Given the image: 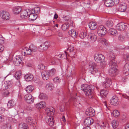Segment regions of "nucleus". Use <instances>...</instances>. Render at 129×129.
<instances>
[{"label":"nucleus","mask_w":129,"mask_h":129,"mask_svg":"<svg viewBox=\"0 0 129 129\" xmlns=\"http://www.w3.org/2000/svg\"><path fill=\"white\" fill-rule=\"evenodd\" d=\"M34 88L33 86L30 85L27 86L26 88V91L27 92L30 93L32 92L34 90Z\"/></svg>","instance_id":"40"},{"label":"nucleus","mask_w":129,"mask_h":129,"mask_svg":"<svg viewBox=\"0 0 129 129\" xmlns=\"http://www.w3.org/2000/svg\"><path fill=\"white\" fill-rule=\"evenodd\" d=\"M124 129H129V123L125 125Z\"/></svg>","instance_id":"62"},{"label":"nucleus","mask_w":129,"mask_h":129,"mask_svg":"<svg viewBox=\"0 0 129 129\" xmlns=\"http://www.w3.org/2000/svg\"><path fill=\"white\" fill-rule=\"evenodd\" d=\"M125 58L127 60L129 61V54L126 55Z\"/></svg>","instance_id":"64"},{"label":"nucleus","mask_w":129,"mask_h":129,"mask_svg":"<svg viewBox=\"0 0 129 129\" xmlns=\"http://www.w3.org/2000/svg\"><path fill=\"white\" fill-rule=\"evenodd\" d=\"M4 116L0 114V123L4 121Z\"/></svg>","instance_id":"55"},{"label":"nucleus","mask_w":129,"mask_h":129,"mask_svg":"<svg viewBox=\"0 0 129 129\" xmlns=\"http://www.w3.org/2000/svg\"><path fill=\"white\" fill-rule=\"evenodd\" d=\"M4 46L3 45H0V52H2L4 49Z\"/></svg>","instance_id":"56"},{"label":"nucleus","mask_w":129,"mask_h":129,"mask_svg":"<svg viewBox=\"0 0 129 129\" xmlns=\"http://www.w3.org/2000/svg\"><path fill=\"white\" fill-rule=\"evenodd\" d=\"M53 80L55 83H59L60 82L61 79L57 77L54 79Z\"/></svg>","instance_id":"47"},{"label":"nucleus","mask_w":129,"mask_h":129,"mask_svg":"<svg viewBox=\"0 0 129 129\" xmlns=\"http://www.w3.org/2000/svg\"><path fill=\"white\" fill-rule=\"evenodd\" d=\"M118 93L121 94L122 95V96H123L124 98L127 99L128 100H129V97L127 96L125 94H122L120 93Z\"/></svg>","instance_id":"54"},{"label":"nucleus","mask_w":129,"mask_h":129,"mask_svg":"<svg viewBox=\"0 0 129 129\" xmlns=\"http://www.w3.org/2000/svg\"><path fill=\"white\" fill-rule=\"evenodd\" d=\"M81 89L83 91L86 95L90 99H91L93 96V93L91 88L87 85L81 86Z\"/></svg>","instance_id":"3"},{"label":"nucleus","mask_w":129,"mask_h":129,"mask_svg":"<svg viewBox=\"0 0 129 129\" xmlns=\"http://www.w3.org/2000/svg\"><path fill=\"white\" fill-rule=\"evenodd\" d=\"M45 121L46 123L50 126H52L54 124V121L52 116H47L45 118Z\"/></svg>","instance_id":"11"},{"label":"nucleus","mask_w":129,"mask_h":129,"mask_svg":"<svg viewBox=\"0 0 129 129\" xmlns=\"http://www.w3.org/2000/svg\"><path fill=\"white\" fill-rule=\"evenodd\" d=\"M112 83L111 80L110 79L107 78L105 81L103 83V85L104 87H108L110 86Z\"/></svg>","instance_id":"23"},{"label":"nucleus","mask_w":129,"mask_h":129,"mask_svg":"<svg viewBox=\"0 0 129 129\" xmlns=\"http://www.w3.org/2000/svg\"><path fill=\"white\" fill-rule=\"evenodd\" d=\"M97 24L95 22H90L89 24V28L92 30L95 29L97 27Z\"/></svg>","instance_id":"26"},{"label":"nucleus","mask_w":129,"mask_h":129,"mask_svg":"<svg viewBox=\"0 0 129 129\" xmlns=\"http://www.w3.org/2000/svg\"><path fill=\"white\" fill-rule=\"evenodd\" d=\"M89 40L91 43H93L96 40V36L93 33H91L89 35Z\"/></svg>","instance_id":"25"},{"label":"nucleus","mask_w":129,"mask_h":129,"mask_svg":"<svg viewBox=\"0 0 129 129\" xmlns=\"http://www.w3.org/2000/svg\"><path fill=\"white\" fill-rule=\"evenodd\" d=\"M118 122L116 120H113L111 122L112 126L114 128L117 127L118 125Z\"/></svg>","instance_id":"38"},{"label":"nucleus","mask_w":129,"mask_h":129,"mask_svg":"<svg viewBox=\"0 0 129 129\" xmlns=\"http://www.w3.org/2000/svg\"><path fill=\"white\" fill-rule=\"evenodd\" d=\"M49 46V44L47 42H46L44 44H42L39 46L38 48L40 51H43L46 50Z\"/></svg>","instance_id":"10"},{"label":"nucleus","mask_w":129,"mask_h":129,"mask_svg":"<svg viewBox=\"0 0 129 129\" xmlns=\"http://www.w3.org/2000/svg\"><path fill=\"white\" fill-rule=\"evenodd\" d=\"M21 10V8L18 6L14 7L12 9L13 13L16 14H18Z\"/></svg>","instance_id":"29"},{"label":"nucleus","mask_w":129,"mask_h":129,"mask_svg":"<svg viewBox=\"0 0 129 129\" xmlns=\"http://www.w3.org/2000/svg\"><path fill=\"white\" fill-rule=\"evenodd\" d=\"M119 103V99L116 96H114L112 98L110 101L111 104L114 106H117Z\"/></svg>","instance_id":"12"},{"label":"nucleus","mask_w":129,"mask_h":129,"mask_svg":"<svg viewBox=\"0 0 129 129\" xmlns=\"http://www.w3.org/2000/svg\"><path fill=\"white\" fill-rule=\"evenodd\" d=\"M0 15L1 18L5 20H9L10 18L9 13L6 11H1L0 12Z\"/></svg>","instance_id":"6"},{"label":"nucleus","mask_w":129,"mask_h":129,"mask_svg":"<svg viewBox=\"0 0 129 129\" xmlns=\"http://www.w3.org/2000/svg\"><path fill=\"white\" fill-rule=\"evenodd\" d=\"M21 71H19L15 72V77L17 79H18L21 77Z\"/></svg>","instance_id":"44"},{"label":"nucleus","mask_w":129,"mask_h":129,"mask_svg":"<svg viewBox=\"0 0 129 129\" xmlns=\"http://www.w3.org/2000/svg\"><path fill=\"white\" fill-rule=\"evenodd\" d=\"M105 4L106 6L109 7L113 6L114 5V3L112 0H106L105 2Z\"/></svg>","instance_id":"31"},{"label":"nucleus","mask_w":129,"mask_h":129,"mask_svg":"<svg viewBox=\"0 0 129 129\" xmlns=\"http://www.w3.org/2000/svg\"><path fill=\"white\" fill-rule=\"evenodd\" d=\"M22 60L21 56L20 55L16 56L14 59L13 63L15 66H18L20 64Z\"/></svg>","instance_id":"14"},{"label":"nucleus","mask_w":129,"mask_h":129,"mask_svg":"<svg viewBox=\"0 0 129 129\" xmlns=\"http://www.w3.org/2000/svg\"><path fill=\"white\" fill-rule=\"evenodd\" d=\"M85 113L87 116L91 117L94 116L95 114L94 110L91 107L88 108L86 110Z\"/></svg>","instance_id":"15"},{"label":"nucleus","mask_w":129,"mask_h":129,"mask_svg":"<svg viewBox=\"0 0 129 129\" xmlns=\"http://www.w3.org/2000/svg\"><path fill=\"white\" fill-rule=\"evenodd\" d=\"M30 14V10L28 9L22 10L20 14L21 18L22 19H25Z\"/></svg>","instance_id":"9"},{"label":"nucleus","mask_w":129,"mask_h":129,"mask_svg":"<svg viewBox=\"0 0 129 129\" xmlns=\"http://www.w3.org/2000/svg\"><path fill=\"white\" fill-rule=\"evenodd\" d=\"M5 111L4 109L2 107H0V113L3 114Z\"/></svg>","instance_id":"58"},{"label":"nucleus","mask_w":129,"mask_h":129,"mask_svg":"<svg viewBox=\"0 0 129 129\" xmlns=\"http://www.w3.org/2000/svg\"><path fill=\"white\" fill-rule=\"evenodd\" d=\"M89 66L91 74H94L98 72V69L96 68V64L93 61L89 62Z\"/></svg>","instance_id":"5"},{"label":"nucleus","mask_w":129,"mask_h":129,"mask_svg":"<svg viewBox=\"0 0 129 129\" xmlns=\"http://www.w3.org/2000/svg\"><path fill=\"white\" fill-rule=\"evenodd\" d=\"M108 92L105 90H102L100 91V94L102 97H106L107 94Z\"/></svg>","instance_id":"37"},{"label":"nucleus","mask_w":129,"mask_h":129,"mask_svg":"<svg viewBox=\"0 0 129 129\" xmlns=\"http://www.w3.org/2000/svg\"><path fill=\"white\" fill-rule=\"evenodd\" d=\"M113 3H114V5H117L118 4L119 2V0H112Z\"/></svg>","instance_id":"60"},{"label":"nucleus","mask_w":129,"mask_h":129,"mask_svg":"<svg viewBox=\"0 0 129 129\" xmlns=\"http://www.w3.org/2000/svg\"><path fill=\"white\" fill-rule=\"evenodd\" d=\"M108 33L109 35H115L117 34V31L114 29L111 28L109 29Z\"/></svg>","instance_id":"39"},{"label":"nucleus","mask_w":129,"mask_h":129,"mask_svg":"<svg viewBox=\"0 0 129 129\" xmlns=\"http://www.w3.org/2000/svg\"><path fill=\"white\" fill-rule=\"evenodd\" d=\"M36 108L38 109H42L45 107L46 104L44 101H41L37 103L36 105Z\"/></svg>","instance_id":"21"},{"label":"nucleus","mask_w":129,"mask_h":129,"mask_svg":"<svg viewBox=\"0 0 129 129\" xmlns=\"http://www.w3.org/2000/svg\"><path fill=\"white\" fill-rule=\"evenodd\" d=\"M19 129H28V127L27 124L25 123H21L19 124Z\"/></svg>","instance_id":"32"},{"label":"nucleus","mask_w":129,"mask_h":129,"mask_svg":"<svg viewBox=\"0 0 129 129\" xmlns=\"http://www.w3.org/2000/svg\"><path fill=\"white\" fill-rule=\"evenodd\" d=\"M113 54V53L111 52L110 53L109 57L112 59V60L110 62V69L109 72L110 75L111 76L116 75L117 71V66L114 60L115 56Z\"/></svg>","instance_id":"1"},{"label":"nucleus","mask_w":129,"mask_h":129,"mask_svg":"<svg viewBox=\"0 0 129 129\" xmlns=\"http://www.w3.org/2000/svg\"><path fill=\"white\" fill-rule=\"evenodd\" d=\"M93 120L90 117L86 118L84 121V124L85 126H89L92 124L93 122Z\"/></svg>","instance_id":"16"},{"label":"nucleus","mask_w":129,"mask_h":129,"mask_svg":"<svg viewBox=\"0 0 129 129\" xmlns=\"http://www.w3.org/2000/svg\"><path fill=\"white\" fill-rule=\"evenodd\" d=\"M112 114L115 117H117L120 116V113L119 111L116 110H114L112 111Z\"/></svg>","instance_id":"33"},{"label":"nucleus","mask_w":129,"mask_h":129,"mask_svg":"<svg viewBox=\"0 0 129 129\" xmlns=\"http://www.w3.org/2000/svg\"><path fill=\"white\" fill-rule=\"evenodd\" d=\"M126 9V5L125 3H122L120 4L118 8V11L121 12H124Z\"/></svg>","instance_id":"22"},{"label":"nucleus","mask_w":129,"mask_h":129,"mask_svg":"<svg viewBox=\"0 0 129 129\" xmlns=\"http://www.w3.org/2000/svg\"><path fill=\"white\" fill-rule=\"evenodd\" d=\"M31 53L29 48L25 47L22 49L21 51L22 55L24 56L30 55Z\"/></svg>","instance_id":"18"},{"label":"nucleus","mask_w":129,"mask_h":129,"mask_svg":"<svg viewBox=\"0 0 129 129\" xmlns=\"http://www.w3.org/2000/svg\"><path fill=\"white\" fill-rule=\"evenodd\" d=\"M46 112L48 116H52L54 115L55 110L53 107H50L46 109Z\"/></svg>","instance_id":"17"},{"label":"nucleus","mask_w":129,"mask_h":129,"mask_svg":"<svg viewBox=\"0 0 129 129\" xmlns=\"http://www.w3.org/2000/svg\"><path fill=\"white\" fill-rule=\"evenodd\" d=\"M29 48L31 50V53L36 51L37 50V47L33 45H30Z\"/></svg>","instance_id":"45"},{"label":"nucleus","mask_w":129,"mask_h":129,"mask_svg":"<svg viewBox=\"0 0 129 129\" xmlns=\"http://www.w3.org/2000/svg\"><path fill=\"white\" fill-rule=\"evenodd\" d=\"M24 100L28 104L32 103L34 101V97L31 94H26L24 96Z\"/></svg>","instance_id":"8"},{"label":"nucleus","mask_w":129,"mask_h":129,"mask_svg":"<svg viewBox=\"0 0 129 129\" xmlns=\"http://www.w3.org/2000/svg\"><path fill=\"white\" fill-rule=\"evenodd\" d=\"M26 122L29 123L30 124L34 123L33 120L30 116H28L26 118Z\"/></svg>","instance_id":"41"},{"label":"nucleus","mask_w":129,"mask_h":129,"mask_svg":"<svg viewBox=\"0 0 129 129\" xmlns=\"http://www.w3.org/2000/svg\"><path fill=\"white\" fill-rule=\"evenodd\" d=\"M12 89H9L8 90H6L5 92L4 93V95L5 96H8L9 95V92H13V91L12 90Z\"/></svg>","instance_id":"48"},{"label":"nucleus","mask_w":129,"mask_h":129,"mask_svg":"<svg viewBox=\"0 0 129 129\" xmlns=\"http://www.w3.org/2000/svg\"><path fill=\"white\" fill-rule=\"evenodd\" d=\"M99 42L103 44V45H107L108 43L106 40L104 38H100L98 40Z\"/></svg>","instance_id":"36"},{"label":"nucleus","mask_w":129,"mask_h":129,"mask_svg":"<svg viewBox=\"0 0 129 129\" xmlns=\"http://www.w3.org/2000/svg\"><path fill=\"white\" fill-rule=\"evenodd\" d=\"M77 97H76V98H75L73 100V102L74 104L76 103V102H77L78 103H79V101L78 100V99H77Z\"/></svg>","instance_id":"57"},{"label":"nucleus","mask_w":129,"mask_h":129,"mask_svg":"<svg viewBox=\"0 0 129 129\" xmlns=\"http://www.w3.org/2000/svg\"><path fill=\"white\" fill-rule=\"evenodd\" d=\"M87 35L86 32L84 31L81 32L80 34V37L81 39H83V38L85 37Z\"/></svg>","instance_id":"49"},{"label":"nucleus","mask_w":129,"mask_h":129,"mask_svg":"<svg viewBox=\"0 0 129 129\" xmlns=\"http://www.w3.org/2000/svg\"><path fill=\"white\" fill-rule=\"evenodd\" d=\"M42 76L43 79L44 80L49 79L50 76L49 72L48 71H44L42 72Z\"/></svg>","instance_id":"20"},{"label":"nucleus","mask_w":129,"mask_h":129,"mask_svg":"<svg viewBox=\"0 0 129 129\" xmlns=\"http://www.w3.org/2000/svg\"><path fill=\"white\" fill-rule=\"evenodd\" d=\"M40 8L38 7H35L34 9L31 10H30L31 12H33L35 14H37L39 13V12Z\"/></svg>","instance_id":"42"},{"label":"nucleus","mask_w":129,"mask_h":129,"mask_svg":"<svg viewBox=\"0 0 129 129\" xmlns=\"http://www.w3.org/2000/svg\"><path fill=\"white\" fill-rule=\"evenodd\" d=\"M126 26L124 23H120L117 24L116 28L117 29L120 31L124 30L126 28Z\"/></svg>","instance_id":"19"},{"label":"nucleus","mask_w":129,"mask_h":129,"mask_svg":"<svg viewBox=\"0 0 129 129\" xmlns=\"http://www.w3.org/2000/svg\"><path fill=\"white\" fill-rule=\"evenodd\" d=\"M4 126L5 129L8 128H10L11 127V125L9 123L7 122L4 124Z\"/></svg>","instance_id":"53"},{"label":"nucleus","mask_w":129,"mask_h":129,"mask_svg":"<svg viewBox=\"0 0 129 129\" xmlns=\"http://www.w3.org/2000/svg\"><path fill=\"white\" fill-rule=\"evenodd\" d=\"M43 93H41L39 96V98H40L41 99H43Z\"/></svg>","instance_id":"63"},{"label":"nucleus","mask_w":129,"mask_h":129,"mask_svg":"<svg viewBox=\"0 0 129 129\" xmlns=\"http://www.w3.org/2000/svg\"><path fill=\"white\" fill-rule=\"evenodd\" d=\"M98 35L101 37L104 36L106 33V28L103 25L99 26L97 30Z\"/></svg>","instance_id":"4"},{"label":"nucleus","mask_w":129,"mask_h":129,"mask_svg":"<svg viewBox=\"0 0 129 129\" xmlns=\"http://www.w3.org/2000/svg\"><path fill=\"white\" fill-rule=\"evenodd\" d=\"M28 16L29 19L32 21L35 20L37 17V14H35L33 12L31 13V11H30V14H29Z\"/></svg>","instance_id":"27"},{"label":"nucleus","mask_w":129,"mask_h":129,"mask_svg":"<svg viewBox=\"0 0 129 129\" xmlns=\"http://www.w3.org/2000/svg\"><path fill=\"white\" fill-rule=\"evenodd\" d=\"M118 40L120 42L123 43L125 41V37L122 35H119L118 37Z\"/></svg>","instance_id":"43"},{"label":"nucleus","mask_w":129,"mask_h":129,"mask_svg":"<svg viewBox=\"0 0 129 129\" xmlns=\"http://www.w3.org/2000/svg\"><path fill=\"white\" fill-rule=\"evenodd\" d=\"M49 72L50 76H53L54 75L55 73V70L54 69H52L48 71Z\"/></svg>","instance_id":"50"},{"label":"nucleus","mask_w":129,"mask_h":129,"mask_svg":"<svg viewBox=\"0 0 129 129\" xmlns=\"http://www.w3.org/2000/svg\"><path fill=\"white\" fill-rule=\"evenodd\" d=\"M64 54H62L63 55L61 57L62 58H66V57L67 56V53L65 51L64 52Z\"/></svg>","instance_id":"61"},{"label":"nucleus","mask_w":129,"mask_h":129,"mask_svg":"<svg viewBox=\"0 0 129 129\" xmlns=\"http://www.w3.org/2000/svg\"><path fill=\"white\" fill-rule=\"evenodd\" d=\"M63 55L62 54H60L58 55H56V57L58 59H60V58H62L61 57Z\"/></svg>","instance_id":"59"},{"label":"nucleus","mask_w":129,"mask_h":129,"mask_svg":"<svg viewBox=\"0 0 129 129\" xmlns=\"http://www.w3.org/2000/svg\"><path fill=\"white\" fill-rule=\"evenodd\" d=\"M94 58L96 62L100 63L102 67H104L106 65V63L104 60L105 58L103 55L95 53L94 55Z\"/></svg>","instance_id":"2"},{"label":"nucleus","mask_w":129,"mask_h":129,"mask_svg":"<svg viewBox=\"0 0 129 129\" xmlns=\"http://www.w3.org/2000/svg\"><path fill=\"white\" fill-rule=\"evenodd\" d=\"M69 34L73 38H76L77 34L75 31L74 29H71L69 31Z\"/></svg>","instance_id":"34"},{"label":"nucleus","mask_w":129,"mask_h":129,"mask_svg":"<svg viewBox=\"0 0 129 129\" xmlns=\"http://www.w3.org/2000/svg\"><path fill=\"white\" fill-rule=\"evenodd\" d=\"M113 25V23L111 20H109L107 21L106 24V25L109 27H112Z\"/></svg>","instance_id":"46"},{"label":"nucleus","mask_w":129,"mask_h":129,"mask_svg":"<svg viewBox=\"0 0 129 129\" xmlns=\"http://www.w3.org/2000/svg\"><path fill=\"white\" fill-rule=\"evenodd\" d=\"M54 85L51 83H49L47 84L45 86L46 89L49 91L52 90L54 88Z\"/></svg>","instance_id":"30"},{"label":"nucleus","mask_w":129,"mask_h":129,"mask_svg":"<svg viewBox=\"0 0 129 129\" xmlns=\"http://www.w3.org/2000/svg\"><path fill=\"white\" fill-rule=\"evenodd\" d=\"M68 46L69 47L68 49L67 50L68 51H69L70 53L69 54V55L72 57H75L74 55L75 54V53L74 51V44L72 43H70L68 42L67 43Z\"/></svg>","instance_id":"7"},{"label":"nucleus","mask_w":129,"mask_h":129,"mask_svg":"<svg viewBox=\"0 0 129 129\" xmlns=\"http://www.w3.org/2000/svg\"><path fill=\"white\" fill-rule=\"evenodd\" d=\"M15 104V103L14 101L13 100H12L9 101L7 107L9 108H12Z\"/></svg>","instance_id":"35"},{"label":"nucleus","mask_w":129,"mask_h":129,"mask_svg":"<svg viewBox=\"0 0 129 129\" xmlns=\"http://www.w3.org/2000/svg\"><path fill=\"white\" fill-rule=\"evenodd\" d=\"M69 27V25L68 24H64L62 25V29L63 30H65L66 29L68 28Z\"/></svg>","instance_id":"51"},{"label":"nucleus","mask_w":129,"mask_h":129,"mask_svg":"<svg viewBox=\"0 0 129 129\" xmlns=\"http://www.w3.org/2000/svg\"><path fill=\"white\" fill-rule=\"evenodd\" d=\"M13 85V82L12 81H6L5 82L4 84L2 86L4 87L5 89H12V90H13L12 87Z\"/></svg>","instance_id":"13"},{"label":"nucleus","mask_w":129,"mask_h":129,"mask_svg":"<svg viewBox=\"0 0 129 129\" xmlns=\"http://www.w3.org/2000/svg\"><path fill=\"white\" fill-rule=\"evenodd\" d=\"M123 73L126 75L129 74V63H126L123 69Z\"/></svg>","instance_id":"24"},{"label":"nucleus","mask_w":129,"mask_h":129,"mask_svg":"<svg viewBox=\"0 0 129 129\" xmlns=\"http://www.w3.org/2000/svg\"><path fill=\"white\" fill-rule=\"evenodd\" d=\"M33 78V75L31 74H27L24 76V78L26 80L28 81H31L32 80Z\"/></svg>","instance_id":"28"},{"label":"nucleus","mask_w":129,"mask_h":129,"mask_svg":"<svg viewBox=\"0 0 129 129\" xmlns=\"http://www.w3.org/2000/svg\"><path fill=\"white\" fill-rule=\"evenodd\" d=\"M38 67L39 69L43 70L45 68V66L43 63H40L38 66Z\"/></svg>","instance_id":"52"}]
</instances>
